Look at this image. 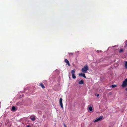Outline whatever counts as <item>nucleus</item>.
I'll return each instance as SVG.
<instances>
[{
    "mask_svg": "<svg viewBox=\"0 0 127 127\" xmlns=\"http://www.w3.org/2000/svg\"><path fill=\"white\" fill-rule=\"evenodd\" d=\"M124 65L125 69H127V61L125 62Z\"/></svg>",
    "mask_w": 127,
    "mask_h": 127,
    "instance_id": "8",
    "label": "nucleus"
},
{
    "mask_svg": "<svg viewBox=\"0 0 127 127\" xmlns=\"http://www.w3.org/2000/svg\"><path fill=\"white\" fill-rule=\"evenodd\" d=\"M27 127H30V126H27Z\"/></svg>",
    "mask_w": 127,
    "mask_h": 127,
    "instance_id": "22",
    "label": "nucleus"
},
{
    "mask_svg": "<svg viewBox=\"0 0 127 127\" xmlns=\"http://www.w3.org/2000/svg\"><path fill=\"white\" fill-rule=\"evenodd\" d=\"M12 111H15L16 109L15 107L14 106H13L12 107Z\"/></svg>",
    "mask_w": 127,
    "mask_h": 127,
    "instance_id": "10",
    "label": "nucleus"
},
{
    "mask_svg": "<svg viewBox=\"0 0 127 127\" xmlns=\"http://www.w3.org/2000/svg\"><path fill=\"white\" fill-rule=\"evenodd\" d=\"M64 62L66 63L68 66L70 65V64H69V62L68 60L67 59H65L64 60Z\"/></svg>",
    "mask_w": 127,
    "mask_h": 127,
    "instance_id": "7",
    "label": "nucleus"
},
{
    "mask_svg": "<svg viewBox=\"0 0 127 127\" xmlns=\"http://www.w3.org/2000/svg\"><path fill=\"white\" fill-rule=\"evenodd\" d=\"M117 87V86L116 85H111L110 86V87H112L113 88H114L115 87Z\"/></svg>",
    "mask_w": 127,
    "mask_h": 127,
    "instance_id": "13",
    "label": "nucleus"
},
{
    "mask_svg": "<svg viewBox=\"0 0 127 127\" xmlns=\"http://www.w3.org/2000/svg\"><path fill=\"white\" fill-rule=\"evenodd\" d=\"M69 55V57H71V56H72L73 55V53H68Z\"/></svg>",
    "mask_w": 127,
    "mask_h": 127,
    "instance_id": "12",
    "label": "nucleus"
},
{
    "mask_svg": "<svg viewBox=\"0 0 127 127\" xmlns=\"http://www.w3.org/2000/svg\"><path fill=\"white\" fill-rule=\"evenodd\" d=\"M97 97H98L99 96V94H97L96 95H95Z\"/></svg>",
    "mask_w": 127,
    "mask_h": 127,
    "instance_id": "17",
    "label": "nucleus"
},
{
    "mask_svg": "<svg viewBox=\"0 0 127 127\" xmlns=\"http://www.w3.org/2000/svg\"><path fill=\"white\" fill-rule=\"evenodd\" d=\"M127 85V78L123 82L122 86L123 87H125Z\"/></svg>",
    "mask_w": 127,
    "mask_h": 127,
    "instance_id": "3",
    "label": "nucleus"
},
{
    "mask_svg": "<svg viewBox=\"0 0 127 127\" xmlns=\"http://www.w3.org/2000/svg\"><path fill=\"white\" fill-rule=\"evenodd\" d=\"M126 90L127 91V88H126Z\"/></svg>",
    "mask_w": 127,
    "mask_h": 127,
    "instance_id": "21",
    "label": "nucleus"
},
{
    "mask_svg": "<svg viewBox=\"0 0 127 127\" xmlns=\"http://www.w3.org/2000/svg\"><path fill=\"white\" fill-rule=\"evenodd\" d=\"M35 119V117L34 116L32 115V121H33Z\"/></svg>",
    "mask_w": 127,
    "mask_h": 127,
    "instance_id": "14",
    "label": "nucleus"
},
{
    "mask_svg": "<svg viewBox=\"0 0 127 127\" xmlns=\"http://www.w3.org/2000/svg\"><path fill=\"white\" fill-rule=\"evenodd\" d=\"M89 70V67L88 65L86 64L85 65L84 67L81 69V71L84 73H86L87 72V71Z\"/></svg>",
    "mask_w": 127,
    "mask_h": 127,
    "instance_id": "1",
    "label": "nucleus"
},
{
    "mask_svg": "<svg viewBox=\"0 0 127 127\" xmlns=\"http://www.w3.org/2000/svg\"><path fill=\"white\" fill-rule=\"evenodd\" d=\"M99 51H97V52L98 53H99Z\"/></svg>",
    "mask_w": 127,
    "mask_h": 127,
    "instance_id": "20",
    "label": "nucleus"
},
{
    "mask_svg": "<svg viewBox=\"0 0 127 127\" xmlns=\"http://www.w3.org/2000/svg\"><path fill=\"white\" fill-rule=\"evenodd\" d=\"M71 73L72 75V78L74 79H75L76 78V77L75 75V72L74 69L71 70Z\"/></svg>",
    "mask_w": 127,
    "mask_h": 127,
    "instance_id": "2",
    "label": "nucleus"
},
{
    "mask_svg": "<svg viewBox=\"0 0 127 127\" xmlns=\"http://www.w3.org/2000/svg\"><path fill=\"white\" fill-rule=\"evenodd\" d=\"M62 98H60V100H59V103L60 104V105L61 106V107L62 108V109H63V105L62 103Z\"/></svg>",
    "mask_w": 127,
    "mask_h": 127,
    "instance_id": "4",
    "label": "nucleus"
},
{
    "mask_svg": "<svg viewBox=\"0 0 127 127\" xmlns=\"http://www.w3.org/2000/svg\"><path fill=\"white\" fill-rule=\"evenodd\" d=\"M30 118L32 120V117H31V116L30 117Z\"/></svg>",
    "mask_w": 127,
    "mask_h": 127,
    "instance_id": "19",
    "label": "nucleus"
},
{
    "mask_svg": "<svg viewBox=\"0 0 127 127\" xmlns=\"http://www.w3.org/2000/svg\"><path fill=\"white\" fill-rule=\"evenodd\" d=\"M103 118L102 116H100L99 118H96V120L94 121V122H96L98 121L101 120Z\"/></svg>",
    "mask_w": 127,
    "mask_h": 127,
    "instance_id": "5",
    "label": "nucleus"
},
{
    "mask_svg": "<svg viewBox=\"0 0 127 127\" xmlns=\"http://www.w3.org/2000/svg\"><path fill=\"white\" fill-rule=\"evenodd\" d=\"M40 85L43 88H44L45 87L43 84L42 83H40Z\"/></svg>",
    "mask_w": 127,
    "mask_h": 127,
    "instance_id": "11",
    "label": "nucleus"
},
{
    "mask_svg": "<svg viewBox=\"0 0 127 127\" xmlns=\"http://www.w3.org/2000/svg\"><path fill=\"white\" fill-rule=\"evenodd\" d=\"M64 127H67L65 124H64Z\"/></svg>",
    "mask_w": 127,
    "mask_h": 127,
    "instance_id": "18",
    "label": "nucleus"
},
{
    "mask_svg": "<svg viewBox=\"0 0 127 127\" xmlns=\"http://www.w3.org/2000/svg\"><path fill=\"white\" fill-rule=\"evenodd\" d=\"M79 84H82L84 83V81L83 80H81L79 82Z\"/></svg>",
    "mask_w": 127,
    "mask_h": 127,
    "instance_id": "9",
    "label": "nucleus"
},
{
    "mask_svg": "<svg viewBox=\"0 0 127 127\" xmlns=\"http://www.w3.org/2000/svg\"><path fill=\"white\" fill-rule=\"evenodd\" d=\"M79 76H82L85 78H86V77L85 76V74L84 73H79L78 74Z\"/></svg>",
    "mask_w": 127,
    "mask_h": 127,
    "instance_id": "6",
    "label": "nucleus"
},
{
    "mask_svg": "<svg viewBox=\"0 0 127 127\" xmlns=\"http://www.w3.org/2000/svg\"><path fill=\"white\" fill-rule=\"evenodd\" d=\"M123 49H120L119 51V52H123Z\"/></svg>",
    "mask_w": 127,
    "mask_h": 127,
    "instance_id": "16",
    "label": "nucleus"
},
{
    "mask_svg": "<svg viewBox=\"0 0 127 127\" xmlns=\"http://www.w3.org/2000/svg\"><path fill=\"white\" fill-rule=\"evenodd\" d=\"M89 109L90 111H92L93 110V108L91 106L89 108Z\"/></svg>",
    "mask_w": 127,
    "mask_h": 127,
    "instance_id": "15",
    "label": "nucleus"
}]
</instances>
